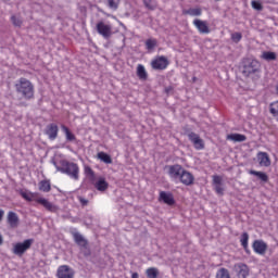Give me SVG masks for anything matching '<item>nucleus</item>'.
<instances>
[{
    "label": "nucleus",
    "mask_w": 278,
    "mask_h": 278,
    "mask_svg": "<svg viewBox=\"0 0 278 278\" xmlns=\"http://www.w3.org/2000/svg\"><path fill=\"white\" fill-rule=\"evenodd\" d=\"M262 60H265L266 62H273L277 60V53L270 52V51H264L261 55Z\"/></svg>",
    "instance_id": "bb28decb"
},
{
    "label": "nucleus",
    "mask_w": 278,
    "mask_h": 278,
    "mask_svg": "<svg viewBox=\"0 0 278 278\" xmlns=\"http://www.w3.org/2000/svg\"><path fill=\"white\" fill-rule=\"evenodd\" d=\"M179 179L184 186H192V184H194V175L186 169L182 170Z\"/></svg>",
    "instance_id": "2eb2a0df"
},
{
    "label": "nucleus",
    "mask_w": 278,
    "mask_h": 278,
    "mask_svg": "<svg viewBox=\"0 0 278 278\" xmlns=\"http://www.w3.org/2000/svg\"><path fill=\"white\" fill-rule=\"evenodd\" d=\"M78 201L83 207H86L88 205L89 201L85 199L84 197H78Z\"/></svg>",
    "instance_id": "a19ab883"
},
{
    "label": "nucleus",
    "mask_w": 278,
    "mask_h": 278,
    "mask_svg": "<svg viewBox=\"0 0 278 278\" xmlns=\"http://www.w3.org/2000/svg\"><path fill=\"white\" fill-rule=\"evenodd\" d=\"M188 138H189L190 142H192V144L197 151H203V149H205V142L195 132H190L188 135Z\"/></svg>",
    "instance_id": "1a4fd4ad"
},
{
    "label": "nucleus",
    "mask_w": 278,
    "mask_h": 278,
    "mask_svg": "<svg viewBox=\"0 0 278 278\" xmlns=\"http://www.w3.org/2000/svg\"><path fill=\"white\" fill-rule=\"evenodd\" d=\"M60 131V128L58 127V124H49L46 127V136H48L49 140H55L58 138V134Z\"/></svg>",
    "instance_id": "ddd939ff"
},
{
    "label": "nucleus",
    "mask_w": 278,
    "mask_h": 278,
    "mask_svg": "<svg viewBox=\"0 0 278 278\" xmlns=\"http://www.w3.org/2000/svg\"><path fill=\"white\" fill-rule=\"evenodd\" d=\"M106 5L110 10H118V5H121V0H106Z\"/></svg>",
    "instance_id": "c9c22d12"
},
{
    "label": "nucleus",
    "mask_w": 278,
    "mask_h": 278,
    "mask_svg": "<svg viewBox=\"0 0 278 278\" xmlns=\"http://www.w3.org/2000/svg\"><path fill=\"white\" fill-rule=\"evenodd\" d=\"M260 71V62L255 59H245L243 61V73L245 75H253Z\"/></svg>",
    "instance_id": "423d86ee"
},
{
    "label": "nucleus",
    "mask_w": 278,
    "mask_h": 278,
    "mask_svg": "<svg viewBox=\"0 0 278 278\" xmlns=\"http://www.w3.org/2000/svg\"><path fill=\"white\" fill-rule=\"evenodd\" d=\"M252 249L257 255H265L266 251H268V244L264 240H254Z\"/></svg>",
    "instance_id": "9d476101"
},
{
    "label": "nucleus",
    "mask_w": 278,
    "mask_h": 278,
    "mask_svg": "<svg viewBox=\"0 0 278 278\" xmlns=\"http://www.w3.org/2000/svg\"><path fill=\"white\" fill-rule=\"evenodd\" d=\"M216 1H220V0H216Z\"/></svg>",
    "instance_id": "49530a36"
},
{
    "label": "nucleus",
    "mask_w": 278,
    "mask_h": 278,
    "mask_svg": "<svg viewBox=\"0 0 278 278\" xmlns=\"http://www.w3.org/2000/svg\"><path fill=\"white\" fill-rule=\"evenodd\" d=\"M96 29L98 34L104 38H110L112 36V25L105 24V22H98Z\"/></svg>",
    "instance_id": "0eeeda50"
},
{
    "label": "nucleus",
    "mask_w": 278,
    "mask_h": 278,
    "mask_svg": "<svg viewBox=\"0 0 278 278\" xmlns=\"http://www.w3.org/2000/svg\"><path fill=\"white\" fill-rule=\"evenodd\" d=\"M61 129L65 134V138L68 142H73L74 140H76L75 135H73V132H71V129H68V127H66V125H62Z\"/></svg>",
    "instance_id": "c85d7f7f"
},
{
    "label": "nucleus",
    "mask_w": 278,
    "mask_h": 278,
    "mask_svg": "<svg viewBox=\"0 0 278 278\" xmlns=\"http://www.w3.org/2000/svg\"><path fill=\"white\" fill-rule=\"evenodd\" d=\"M235 268L238 273V277L248 278L251 270L249 269V265L244 263H238L235 265Z\"/></svg>",
    "instance_id": "dca6fc26"
},
{
    "label": "nucleus",
    "mask_w": 278,
    "mask_h": 278,
    "mask_svg": "<svg viewBox=\"0 0 278 278\" xmlns=\"http://www.w3.org/2000/svg\"><path fill=\"white\" fill-rule=\"evenodd\" d=\"M31 244H34V239H26L23 242L15 243L13 247L14 255H25V252L31 249Z\"/></svg>",
    "instance_id": "39448f33"
},
{
    "label": "nucleus",
    "mask_w": 278,
    "mask_h": 278,
    "mask_svg": "<svg viewBox=\"0 0 278 278\" xmlns=\"http://www.w3.org/2000/svg\"><path fill=\"white\" fill-rule=\"evenodd\" d=\"M146 275L148 278H157L160 275V269H157V267H150L146 270Z\"/></svg>",
    "instance_id": "2f4dec72"
},
{
    "label": "nucleus",
    "mask_w": 278,
    "mask_h": 278,
    "mask_svg": "<svg viewBox=\"0 0 278 278\" xmlns=\"http://www.w3.org/2000/svg\"><path fill=\"white\" fill-rule=\"evenodd\" d=\"M3 244V236L0 233V245Z\"/></svg>",
    "instance_id": "c03bdc74"
},
{
    "label": "nucleus",
    "mask_w": 278,
    "mask_h": 278,
    "mask_svg": "<svg viewBox=\"0 0 278 278\" xmlns=\"http://www.w3.org/2000/svg\"><path fill=\"white\" fill-rule=\"evenodd\" d=\"M4 214H5V212L3 210H0V220H3Z\"/></svg>",
    "instance_id": "79ce46f5"
},
{
    "label": "nucleus",
    "mask_w": 278,
    "mask_h": 278,
    "mask_svg": "<svg viewBox=\"0 0 278 278\" xmlns=\"http://www.w3.org/2000/svg\"><path fill=\"white\" fill-rule=\"evenodd\" d=\"M131 278H139L138 273H132Z\"/></svg>",
    "instance_id": "37998d69"
},
{
    "label": "nucleus",
    "mask_w": 278,
    "mask_h": 278,
    "mask_svg": "<svg viewBox=\"0 0 278 278\" xmlns=\"http://www.w3.org/2000/svg\"><path fill=\"white\" fill-rule=\"evenodd\" d=\"M193 81H197V77H193Z\"/></svg>",
    "instance_id": "a18cd8bd"
},
{
    "label": "nucleus",
    "mask_w": 278,
    "mask_h": 278,
    "mask_svg": "<svg viewBox=\"0 0 278 278\" xmlns=\"http://www.w3.org/2000/svg\"><path fill=\"white\" fill-rule=\"evenodd\" d=\"M8 224L12 229H16L18 227V215L14 212L8 213Z\"/></svg>",
    "instance_id": "412c9836"
},
{
    "label": "nucleus",
    "mask_w": 278,
    "mask_h": 278,
    "mask_svg": "<svg viewBox=\"0 0 278 278\" xmlns=\"http://www.w3.org/2000/svg\"><path fill=\"white\" fill-rule=\"evenodd\" d=\"M94 188L98 189L99 192H105L108 188H110V184L105 181V178L100 177L97 182H94Z\"/></svg>",
    "instance_id": "4be33fe9"
},
{
    "label": "nucleus",
    "mask_w": 278,
    "mask_h": 278,
    "mask_svg": "<svg viewBox=\"0 0 278 278\" xmlns=\"http://www.w3.org/2000/svg\"><path fill=\"white\" fill-rule=\"evenodd\" d=\"M143 3L148 10H155L157 8V4L153 0H143Z\"/></svg>",
    "instance_id": "e433bc0d"
},
{
    "label": "nucleus",
    "mask_w": 278,
    "mask_h": 278,
    "mask_svg": "<svg viewBox=\"0 0 278 278\" xmlns=\"http://www.w3.org/2000/svg\"><path fill=\"white\" fill-rule=\"evenodd\" d=\"M227 140H231L232 142H245L247 137L242 134H230L227 135Z\"/></svg>",
    "instance_id": "b1692460"
},
{
    "label": "nucleus",
    "mask_w": 278,
    "mask_h": 278,
    "mask_svg": "<svg viewBox=\"0 0 278 278\" xmlns=\"http://www.w3.org/2000/svg\"><path fill=\"white\" fill-rule=\"evenodd\" d=\"M213 186L216 194H219V197H223V194H225V187H223V177L214 175Z\"/></svg>",
    "instance_id": "f8f14e48"
},
{
    "label": "nucleus",
    "mask_w": 278,
    "mask_h": 278,
    "mask_svg": "<svg viewBox=\"0 0 278 278\" xmlns=\"http://www.w3.org/2000/svg\"><path fill=\"white\" fill-rule=\"evenodd\" d=\"M150 64L153 71H166L170 62L168 61V58L160 55L154 58Z\"/></svg>",
    "instance_id": "20e7f679"
},
{
    "label": "nucleus",
    "mask_w": 278,
    "mask_h": 278,
    "mask_svg": "<svg viewBox=\"0 0 278 278\" xmlns=\"http://www.w3.org/2000/svg\"><path fill=\"white\" fill-rule=\"evenodd\" d=\"M15 90L18 94H22L27 101L34 99L35 88L34 84L25 77H21L15 84Z\"/></svg>",
    "instance_id": "f03ea898"
},
{
    "label": "nucleus",
    "mask_w": 278,
    "mask_h": 278,
    "mask_svg": "<svg viewBox=\"0 0 278 278\" xmlns=\"http://www.w3.org/2000/svg\"><path fill=\"white\" fill-rule=\"evenodd\" d=\"M98 157L101 160V162H104V164H112V156L105 152H99Z\"/></svg>",
    "instance_id": "72a5a7b5"
},
{
    "label": "nucleus",
    "mask_w": 278,
    "mask_h": 278,
    "mask_svg": "<svg viewBox=\"0 0 278 278\" xmlns=\"http://www.w3.org/2000/svg\"><path fill=\"white\" fill-rule=\"evenodd\" d=\"M154 47H157V39L150 38L146 40V49L148 51H153Z\"/></svg>",
    "instance_id": "f704fd0d"
},
{
    "label": "nucleus",
    "mask_w": 278,
    "mask_h": 278,
    "mask_svg": "<svg viewBox=\"0 0 278 278\" xmlns=\"http://www.w3.org/2000/svg\"><path fill=\"white\" fill-rule=\"evenodd\" d=\"M56 170L59 173H63V175H68L71 179H79V165L73 162H68L63 160L60 162V166H56Z\"/></svg>",
    "instance_id": "7ed1b4c3"
},
{
    "label": "nucleus",
    "mask_w": 278,
    "mask_h": 278,
    "mask_svg": "<svg viewBox=\"0 0 278 278\" xmlns=\"http://www.w3.org/2000/svg\"><path fill=\"white\" fill-rule=\"evenodd\" d=\"M20 194L23 199H25V201H28V202L36 201V203H38L39 205H42V207H45L47 212H51L52 214H55V212L60 210L58 205L51 203L49 200L45 198H36L38 197V193L21 191Z\"/></svg>",
    "instance_id": "f257e3e1"
},
{
    "label": "nucleus",
    "mask_w": 278,
    "mask_h": 278,
    "mask_svg": "<svg viewBox=\"0 0 278 278\" xmlns=\"http://www.w3.org/2000/svg\"><path fill=\"white\" fill-rule=\"evenodd\" d=\"M137 77L141 81H147L149 79V73L147 72V68L142 64L137 65Z\"/></svg>",
    "instance_id": "aec40b11"
},
{
    "label": "nucleus",
    "mask_w": 278,
    "mask_h": 278,
    "mask_svg": "<svg viewBox=\"0 0 278 278\" xmlns=\"http://www.w3.org/2000/svg\"><path fill=\"white\" fill-rule=\"evenodd\" d=\"M269 113L278 123V100L269 104Z\"/></svg>",
    "instance_id": "cd10ccee"
},
{
    "label": "nucleus",
    "mask_w": 278,
    "mask_h": 278,
    "mask_svg": "<svg viewBox=\"0 0 278 278\" xmlns=\"http://www.w3.org/2000/svg\"><path fill=\"white\" fill-rule=\"evenodd\" d=\"M159 201H163L165 205H175V197L170 192L161 191Z\"/></svg>",
    "instance_id": "f3484780"
},
{
    "label": "nucleus",
    "mask_w": 278,
    "mask_h": 278,
    "mask_svg": "<svg viewBox=\"0 0 278 278\" xmlns=\"http://www.w3.org/2000/svg\"><path fill=\"white\" fill-rule=\"evenodd\" d=\"M72 236L74 238V242L80 248V249H88V239L84 238V235L74 231L72 232Z\"/></svg>",
    "instance_id": "4468645a"
},
{
    "label": "nucleus",
    "mask_w": 278,
    "mask_h": 278,
    "mask_svg": "<svg viewBox=\"0 0 278 278\" xmlns=\"http://www.w3.org/2000/svg\"><path fill=\"white\" fill-rule=\"evenodd\" d=\"M182 14L185 16H201V14H203V10H201V8L182 10Z\"/></svg>",
    "instance_id": "5701e85b"
},
{
    "label": "nucleus",
    "mask_w": 278,
    "mask_h": 278,
    "mask_svg": "<svg viewBox=\"0 0 278 278\" xmlns=\"http://www.w3.org/2000/svg\"><path fill=\"white\" fill-rule=\"evenodd\" d=\"M250 175H254L255 177H258L261 181H264L266 184L268 181V175L264 172H257V170H250Z\"/></svg>",
    "instance_id": "c756f323"
},
{
    "label": "nucleus",
    "mask_w": 278,
    "mask_h": 278,
    "mask_svg": "<svg viewBox=\"0 0 278 278\" xmlns=\"http://www.w3.org/2000/svg\"><path fill=\"white\" fill-rule=\"evenodd\" d=\"M193 25H194V27H197L199 34H210V31H211L210 26H207L206 21L194 20Z\"/></svg>",
    "instance_id": "a211bd4d"
},
{
    "label": "nucleus",
    "mask_w": 278,
    "mask_h": 278,
    "mask_svg": "<svg viewBox=\"0 0 278 278\" xmlns=\"http://www.w3.org/2000/svg\"><path fill=\"white\" fill-rule=\"evenodd\" d=\"M216 278H231V275H229V269L222 267L216 273Z\"/></svg>",
    "instance_id": "473e14b6"
},
{
    "label": "nucleus",
    "mask_w": 278,
    "mask_h": 278,
    "mask_svg": "<svg viewBox=\"0 0 278 278\" xmlns=\"http://www.w3.org/2000/svg\"><path fill=\"white\" fill-rule=\"evenodd\" d=\"M85 175L91 184H94V181H97V175L94 174V170L91 169L90 166L85 167Z\"/></svg>",
    "instance_id": "a878e982"
},
{
    "label": "nucleus",
    "mask_w": 278,
    "mask_h": 278,
    "mask_svg": "<svg viewBox=\"0 0 278 278\" xmlns=\"http://www.w3.org/2000/svg\"><path fill=\"white\" fill-rule=\"evenodd\" d=\"M11 21L15 27H21L23 25V21L15 15L11 16Z\"/></svg>",
    "instance_id": "4c0bfd02"
},
{
    "label": "nucleus",
    "mask_w": 278,
    "mask_h": 278,
    "mask_svg": "<svg viewBox=\"0 0 278 278\" xmlns=\"http://www.w3.org/2000/svg\"><path fill=\"white\" fill-rule=\"evenodd\" d=\"M167 169L170 179H179V177H181V173H184V167L179 164L168 165Z\"/></svg>",
    "instance_id": "9b49d317"
},
{
    "label": "nucleus",
    "mask_w": 278,
    "mask_h": 278,
    "mask_svg": "<svg viewBox=\"0 0 278 278\" xmlns=\"http://www.w3.org/2000/svg\"><path fill=\"white\" fill-rule=\"evenodd\" d=\"M58 278H75V270L68 265H61L56 270Z\"/></svg>",
    "instance_id": "6e6552de"
},
{
    "label": "nucleus",
    "mask_w": 278,
    "mask_h": 278,
    "mask_svg": "<svg viewBox=\"0 0 278 278\" xmlns=\"http://www.w3.org/2000/svg\"><path fill=\"white\" fill-rule=\"evenodd\" d=\"M251 5L254 10H258V11H262L264 7H262V3H260L258 1H252L251 2Z\"/></svg>",
    "instance_id": "ea45409f"
},
{
    "label": "nucleus",
    "mask_w": 278,
    "mask_h": 278,
    "mask_svg": "<svg viewBox=\"0 0 278 278\" xmlns=\"http://www.w3.org/2000/svg\"><path fill=\"white\" fill-rule=\"evenodd\" d=\"M40 192H51V180L45 179L39 181Z\"/></svg>",
    "instance_id": "393cba45"
},
{
    "label": "nucleus",
    "mask_w": 278,
    "mask_h": 278,
    "mask_svg": "<svg viewBox=\"0 0 278 278\" xmlns=\"http://www.w3.org/2000/svg\"><path fill=\"white\" fill-rule=\"evenodd\" d=\"M231 40L233 42H240L242 40V34L241 33H235L231 35Z\"/></svg>",
    "instance_id": "58836bf2"
},
{
    "label": "nucleus",
    "mask_w": 278,
    "mask_h": 278,
    "mask_svg": "<svg viewBox=\"0 0 278 278\" xmlns=\"http://www.w3.org/2000/svg\"><path fill=\"white\" fill-rule=\"evenodd\" d=\"M256 157L260 166H264L265 168H268V166H270V156L266 152H258L256 154Z\"/></svg>",
    "instance_id": "6ab92c4d"
},
{
    "label": "nucleus",
    "mask_w": 278,
    "mask_h": 278,
    "mask_svg": "<svg viewBox=\"0 0 278 278\" xmlns=\"http://www.w3.org/2000/svg\"><path fill=\"white\" fill-rule=\"evenodd\" d=\"M240 243L241 247L244 249V251H249V233L243 232L240 237Z\"/></svg>",
    "instance_id": "7c9ffc66"
}]
</instances>
